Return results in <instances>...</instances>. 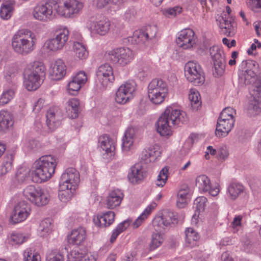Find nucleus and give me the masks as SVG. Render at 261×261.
<instances>
[{
	"mask_svg": "<svg viewBox=\"0 0 261 261\" xmlns=\"http://www.w3.org/2000/svg\"><path fill=\"white\" fill-rule=\"evenodd\" d=\"M188 120L186 113L179 108L167 107L156 123L157 132L163 137L169 138L173 134V126L180 125Z\"/></svg>",
	"mask_w": 261,
	"mask_h": 261,
	"instance_id": "1",
	"label": "nucleus"
},
{
	"mask_svg": "<svg viewBox=\"0 0 261 261\" xmlns=\"http://www.w3.org/2000/svg\"><path fill=\"white\" fill-rule=\"evenodd\" d=\"M37 38L36 35L29 30H20L13 36L12 47L16 53L26 56L35 49Z\"/></svg>",
	"mask_w": 261,
	"mask_h": 261,
	"instance_id": "2",
	"label": "nucleus"
},
{
	"mask_svg": "<svg viewBox=\"0 0 261 261\" xmlns=\"http://www.w3.org/2000/svg\"><path fill=\"white\" fill-rule=\"evenodd\" d=\"M56 165V160L51 155L42 156L35 163L33 180L41 183L48 180L54 173Z\"/></svg>",
	"mask_w": 261,
	"mask_h": 261,
	"instance_id": "3",
	"label": "nucleus"
},
{
	"mask_svg": "<svg viewBox=\"0 0 261 261\" xmlns=\"http://www.w3.org/2000/svg\"><path fill=\"white\" fill-rule=\"evenodd\" d=\"M45 67L42 62H36L28 66L24 71V85L29 91L36 90L45 76Z\"/></svg>",
	"mask_w": 261,
	"mask_h": 261,
	"instance_id": "4",
	"label": "nucleus"
},
{
	"mask_svg": "<svg viewBox=\"0 0 261 261\" xmlns=\"http://www.w3.org/2000/svg\"><path fill=\"white\" fill-rule=\"evenodd\" d=\"M168 93V85L162 79H153L148 85V98L153 105L158 106L163 103L167 97Z\"/></svg>",
	"mask_w": 261,
	"mask_h": 261,
	"instance_id": "5",
	"label": "nucleus"
},
{
	"mask_svg": "<svg viewBox=\"0 0 261 261\" xmlns=\"http://www.w3.org/2000/svg\"><path fill=\"white\" fill-rule=\"evenodd\" d=\"M236 110L231 107L223 110L218 119L215 134L218 137H226L231 131L235 122Z\"/></svg>",
	"mask_w": 261,
	"mask_h": 261,
	"instance_id": "6",
	"label": "nucleus"
},
{
	"mask_svg": "<svg viewBox=\"0 0 261 261\" xmlns=\"http://www.w3.org/2000/svg\"><path fill=\"white\" fill-rule=\"evenodd\" d=\"M135 54L128 47H119L107 51L104 55L106 60L111 61L121 66H126L132 62Z\"/></svg>",
	"mask_w": 261,
	"mask_h": 261,
	"instance_id": "7",
	"label": "nucleus"
},
{
	"mask_svg": "<svg viewBox=\"0 0 261 261\" xmlns=\"http://www.w3.org/2000/svg\"><path fill=\"white\" fill-rule=\"evenodd\" d=\"M186 79L194 85H202L205 81L204 73L201 65L194 61L187 62L184 68Z\"/></svg>",
	"mask_w": 261,
	"mask_h": 261,
	"instance_id": "8",
	"label": "nucleus"
},
{
	"mask_svg": "<svg viewBox=\"0 0 261 261\" xmlns=\"http://www.w3.org/2000/svg\"><path fill=\"white\" fill-rule=\"evenodd\" d=\"M23 194L31 202L38 206L45 205L49 201L48 193L39 187L29 186L24 189Z\"/></svg>",
	"mask_w": 261,
	"mask_h": 261,
	"instance_id": "9",
	"label": "nucleus"
},
{
	"mask_svg": "<svg viewBox=\"0 0 261 261\" xmlns=\"http://www.w3.org/2000/svg\"><path fill=\"white\" fill-rule=\"evenodd\" d=\"M99 149L102 159L106 162H109L114 159L116 150V143L108 135L99 137Z\"/></svg>",
	"mask_w": 261,
	"mask_h": 261,
	"instance_id": "10",
	"label": "nucleus"
},
{
	"mask_svg": "<svg viewBox=\"0 0 261 261\" xmlns=\"http://www.w3.org/2000/svg\"><path fill=\"white\" fill-rule=\"evenodd\" d=\"M136 85L133 81H128L122 84L115 93V101L124 105L129 102L135 96Z\"/></svg>",
	"mask_w": 261,
	"mask_h": 261,
	"instance_id": "11",
	"label": "nucleus"
},
{
	"mask_svg": "<svg viewBox=\"0 0 261 261\" xmlns=\"http://www.w3.org/2000/svg\"><path fill=\"white\" fill-rule=\"evenodd\" d=\"M83 4L77 0H62L58 6L57 12L65 17H72L82 9Z\"/></svg>",
	"mask_w": 261,
	"mask_h": 261,
	"instance_id": "12",
	"label": "nucleus"
},
{
	"mask_svg": "<svg viewBox=\"0 0 261 261\" xmlns=\"http://www.w3.org/2000/svg\"><path fill=\"white\" fill-rule=\"evenodd\" d=\"M209 53L214 63L215 74L222 75L225 68L223 50L218 45H213L209 48Z\"/></svg>",
	"mask_w": 261,
	"mask_h": 261,
	"instance_id": "13",
	"label": "nucleus"
},
{
	"mask_svg": "<svg viewBox=\"0 0 261 261\" xmlns=\"http://www.w3.org/2000/svg\"><path fill=\"white\" fill-rule=\"evenodd\" d=\"M55 36V38L47 40L44 44L45 48L53 51L63 47L68 39L69 31L66 28L61 29L56 32Z\"/></svg>",
	"mask_w": 261,
	"mask_h": 261,
	"instance_id": "14",
	"label": "nucleus"
},
{
	"mask_svg": "<svg viewBox=\"0 0 261 261\" xmlns=\"http://www.w3.org/2000/svg\"><path fill=\"white\" fill-rule=\"evenodd\" d=\"M176 39L177 46L185 50L191 49L196 44L197 37L194 31L185 29L178 32Z\"/></svg>",
	"mask_w": 261,
	"mask_h": 261,
	"instance_id": "15",
	"label": "nucleus"
},
{
	"mask_svg": "<svg viewBox=\"0 0 261 261\" xmlns=\"http://www.w3.org/2000/svg\"><path fill=\"white\" fill-rule=\"evenodd\" d=\"M195 185L200 191L208 192L214 197L217 196L221 190V187L219 183L216 182L212 185L210 178L204 174L200 175L196 178Z\"/></svg>",
	"mask_w": 261,
	"mask_h": 261,
	"instance_id": "16",
	"label": "nucleus"
},
{
	"mask_svg": "<svg viewBox=\"0 0 261 261\" xmlns=\"http://www.w3.org/2000/svg\"><path fill=\"white\" fill-rule=\"evenodd\" d=\"M115 81L111 66L105 64L99 67V89L106 90L110 88Z\"/></svg>",
	"mask_w": 261,
	"mask_h": 261,
	"instance_id": "17",
	"label": "nucleus"
},
{
	"mask_svg": "<svg viewBox=\"0 0 261 261\" xmlns=\"http://www.w3.org/2000/svg\"><path fill=\"white\" fill-rule=\"evenodd\" d=\"M54 3L49 2L44 4L36 6L33 11L34 17L37 20L44 22L53 20L55 16L53 11L52 4Z\"/></svg>",
	"mask_w": 261,
	"mask_h": 261,
	"instance_id": "18",
	"label": "nucleus"
},
{
	"mask_svg": "<svg viewBox=\"0 0 261 261\" xmlns=\"http://www.w3.org/2000/svg\"><path fill=\"white\" fill-rule=\"evenodd\" d=\"M31 207L30 204L22 201L14 207L13 214L10 217V222L16 224L25 220L30 214Z\"/></svg>",
	"mask_w": 261,
	"mask_h": 261,
	"instance_id": "19",
	"label": "nucleus"
},
{
	"mask_svg": "<svg viewBox=\"0 0 261 261\" xmlns=\"http://www.w3.org/2000/svg\"><path fill=\"white\" fill-rule=\"evenodd\" d=\"M80 181L79 172L74 168H69L62 174L60 184L68 185L70 189L76 190Z\"/></svg>",
	"mask_w": 261,
	"mask_h": 261,
	"instance_id": "20",
	"label": "nucleus"
},
{
	"mask_svg": "<svg viewBox=\"0 0 261 261\" xmlns=\"http://www.w3.org/2000/svg\"><path fill=\"white\" fill-rule=\"evenodd\" d=\"M123 192L119 189L110 191L105 200V205L107 208L114 210L119 206L124 198Z\"/></svg>",
	"mask_w": 261,
	"mask_h": 261,
	"instance_id": "21",
	"label": "nucleus"
},
{
	"mask_svg": "<svg viewBox=\"0 0 261 261\" xmlns=\"http://www.w3.org/2000/svg\"><path fill=\"white\" fill-rule=\"evenodd\" d=\"M46 124L48 128L54 130L60 125L63 115L60 109L58 107L50 108L46 112Z\"/></svg>",
	"mask_w": 261,
	"mask_h": 261,
	"instance_id": "22",
	"label": "nucleus"
},
{
	"mask_svg": "<svg viewBox=\"0 0 261 261\" xmlns=\"http://www.w3.org/2000/svg\"><path fill=\"white\" fill-rule=\"evenodd\" d=\"M147 174L143 167L139 164L133 166L127 174L129 182L133 185L142 182L146 177Z\"/></svg>",
	"mask_w": 261,
	"mask_h": 261,
	"instance_id": "23",
	"label": "nucleus"
},
{
	"mask_svg": "<svg viewBox=\"0 0 261 261\" xmlns=\"http://www.w3.org/2000/svg\"><path fill=\"white\" fill-rule=\"evenodd\" d=\"M237 26V22L233 16L227 17L225 14L220 20L219 27L222 32L227 36H233L236 32Z\"/></svg>",
	"mask_w": 261,
	"mask_h": 261,
	"instance_id": "24",
	"label": "nucleus"
},
{
	"mask_svg": "<svg viewBox=\"0 0 261 261\" xmlns=\"http://www.w3.org/2000/svg\"><path fill=\"white\" fill-rule=\"evenodd\" d=\"M246 67L241 77L244 80L245 84H251L256 79L259 65L256 62L251 60L246 63Z\"/></svg>",
	"mask_w": 261,
	"mask_h": 261,
	"instance_id": "25",
	"label": "nucleus"
},
{
	"mask_svg": "<svg viewBox=\"0 0 261 261\" xmlns=\"http://www.w3.org/2000/svg\"><path fill=\"white\" fill-rule=\"evenodd\" d=\"M136 129L133 127L127 128L122 139V149L125 153H128L134 148L136 136Z\"/></svg>",
	"mask_w": 261,
	"mask_h": 261,
	"instance_id": "26",
	"label": "nucleus"
},
{
	"mask_svg": "<svg viewBox=\"0 0 261 261\" xmlns=\"http://www.w3.org/2000/svg\"><path fill=\"white\" fill-rule=\"evenodd\" d=\"M86 239V229L79 227L73 230L68 238L70 244L77 246L84 245Z\"/></svg>",
	"mask_w": 261,
	"mask_h": 261,
	"instance_id": "27",
	"label": "nucleus"
},
{
	"mask_svg": "<svg viewBox=\"0 0 261 261\" xmlns=\"http://www.w3.org/2000/svg\"><path fill=\"white\" fill-rule=\"evenodd\" d=\"M66 66L61 59L57 60L49 69V74L54 80H60L66 74Z\"/></svg>",
	"mask_w": 261,
	"mask_h": 261,
	"instance_id": "28",
	"label": "nucleus"
},
{
	"mask_svg": "<svg viewBox=\"0 0 261 261\" xmlns=\"http://www.w3.org/2000/svg\"><path fill=\"white\" fill-rule=\"evenodd\" d=\"M173 214L168 213L162 216H156L152 221V225L154 229L157 231H161L165 227L169 226L173 223L171 216Z\"/></svg>",
	"mask_w": 261,
	"mask_h": 261,
	"instance_id": "29",
	"label": "nucleus"
},
{
	"mask_svg": "<svg viewBox=\"0 0 261 261\" xmlns=\"http://www.w3.org/2000/svg\"><path fill=\"white\" fill-rule=\"evenodd\" d=\"M190 199V189L186 185L182 186L178 192L176 205L179 208H184L188 204Z\"/></svg>",
	"mask_w": 261,
	"mask_h": 261,
	"instance_id": "30",
	"label": "nucleus"
},
{
	"mask_svg": "<svg viewBox=\"0 0 261 261\" xmlns=\"http://www.w3.org/2000/svg\"><path fill=\"white\" fill-rule=\"evenodd\" d=\"M156 206L157 204L154 202H152L147 205L142 214L132 224L133 228L136 229L141 226L145 220H146L151 214L155 210Z\"/></svg>",
	"mask_w": 261,
	"mask_h": 261,
	"instance_id": "31",
	"label": "nucleus"
},
{
	"mask_svg": "<svg viewBox=\"0 0 261 261\" xmlns=\"http://www.w3.org/2000/svg\"><path fill=\"white\" fill-rule=\"evenodd\" d=\"M250 94L252 96L249 100L248 109L255 114H258L261 112V92L257 89L252 93L251 92Z\"/></svg>",
	"mask_w": 261,
	"mask_h": 261,
	"instance_id": "32",
	"label": "nucleus"
},
{
	"mask_svg": "<svg viewBox=\"0 0 261 261\" xmlns=\"http://www.w3.org/2000/svg\"><path fill=\"white\" fill-rule=\"evenodd\" d=\"M244 187L242 184L232 182L227 187L226 194L228 198L234 200L244 192Z\"/></svg>",
	"mask_w": 261,
	"mask_h": 261,
	"instance_id": "33",
	"label": "nucleus"
},
{
	"mask_svg": "<svg viewBox=\"0 0 261 261\" xmlns=\"http://www.w3.org/2000/svg\"><path fill=\"white\" fill-rule=\"evenodd\" d=\"M66 111L70 118L74 119L78 117L80 109V101L76 98H71L66 103Z\"/></svg>",
	"mask_w": 261,
	"mask_h": 261,
	"instance_id": "34",
	"label": "nucleus"
},
{
	"mask_svg": "<svg viewBox=\"0 0 261 261\" xmlns=\"http://www.w3.org/2000/svg\"><path fill=\"white\" fill-rule=\"evenodd\" d=\"M15 5V2L14 0H8L4 2L1 7V17L6 20L9 19L12 15Z\"/></svg>",
	"mask_w": 261,
	"mask_h": 261,
	"instance_id": "35",
	"label": "nucleus"
},
{
	"mask_svg": "<svg viewBox=\"0 0 261 261\" xmlns=\"http://www.w3.org/2000/svg\"><path fill=\"white\" fill-rule=\"evenodd\" d=\"M132 223V219H127L119 223L112 231L110 238L111 243H113L119 235L125 231Z\"/></svg>",
	"mask_w": 261,
	"mask_h": 261,
	"instance_id": "36",
	"label": "nucleus"
},
{
	"mask_svg": "<svg viewBox=\"0 0 261 261\" xmlns=\"http://www.w3.org/2000/svg\"><path fill=\"white\" fill-rule=\"evenodd\" d=\"M186 242L189 247L197 245L200 236L199 233L192 228H188L185 230Z\"/></svg>",
	"mask_w": 261,
	"mask_h": 261,
	"instance_id": "37",
	"label": "nucleus"
},
{
	"mask_svg": "<svg viewBox=\"0 0 261 261\" xmlns=\"http://www.w3.org/2000/svg\"><path fill=\"white\" fill-rule=\"evenodd\" d=\"M75 191V190L70 189L69 187H68V185L60 184L59 198L61 201L66 202L71 199Z\"/></svg>",
	"mask_w": 261,
	"mask_h": 261,
	"instance_id": "38",
	"label": "nucleus"
},
{
	"mask_svg": "<svg viewBox=\"0 0 261 261\" xmlns=\"http://www.w3.org/2000/svg\"><path fill=\"white\" fill-rule=\"evenodd\" d=\"M115 214L113 211H108L99 218V227H108L114 222Z\"/></svg>",
	"mask_w": 261,
	"mask_h": 261,
	"instance_id": "39",
	"label": "nucleus"
},
{
	"mask_svg": "<svg viewBox=\"0 0 261 261\" xmlns=\"http://www.w3.org/2000/svg\"><path fill=\"white\" fill-rule=\"evenodd\" d=\"M189 99L191 101V107L193 110L197 111L201 107L200 95L197 90L194 89H191L189 94Z\"/></svg>",
	"mask_w": 261,
	"mask_h": 261,
	"instance_id": "40",
	"label": "nucleus"
},
{
	"mask_svg": "<svg viewBox=\"0 0 261 261\" xmlns=\"http://www.w3.org/2000/svg\"><path fill=\"white\" fill-rule=\"evenodd\" d=\"M13 160L12 153H7L4 157L3 162L0 167V175H3L11 170Z\"/></svg>",
	"mask_w": 261,
	"mask_h": 261,
	"instance_id": "41",
	"label": "nucleus"
},
{
	"mask_svg": "<svg viewBox=\"0 0 261 261\" xmlns=\"http://www.w3.org/2000/svg\"><path fill=\"white\" fill-rule=\"evenodd\" d=\"M164 240L163 236L161 233L159 232L153 233L149 245V250L153 251L159 247L164 242Z\"/></svg>",
	"mask_w": 261,
	"mask_h": 261,
	"instance_id": "42",
	"label": "nucleus"
},
{
	"mask_svg": "<svg viewBox=\"0 0 261 261\" xmlns=\"http://www.w3.org/2000/svg\"><path fill=\"white\" fill-rule=\"evenodd\" d=\"M13 122L8 114L0 112V132L5 131L13 125Z\"/></svg>",
	"mask_w": 261,
	"mask_h": 261,
	"instance_id": "43",
	"label": "nucleus"
},
{
	"mask_svg": "<svg viewBox=\"0 0 261 261\" xmlns=\"http://www.w3.org/2000/svg\"><path fill=\"white\" fill-rule=\"evenodd\" d=\"M73 48L75 56L80 59H85L88 57V52L82 43L80 42H74Z\"/></svg>",
	"mask_w": 261,
	"mask_h": 261,
	"instance_id": "44",
	"label": "nucleus"
},
{
	"mask_svg": "<svg viewBox=\"0 0 261 261\" xmlns=\"http://www.w3.org/2000/svg\"><path fill=\"white\" fill-rule=\"evenodd\" d=\"M169 174V169L167 167H164L159 172L155 181V185L160 188L163 187L167 182Z\"/></svg>",
	"mask_w": 261,
	"mask_h": 261,
	"instance_id": "45",
	"label": "nucleus"
},
{
	"mask_svg": "<svg viewBox=\"0 0 261 261\" xmlns=\"http://www.w3.org/2000/svg\"><path fill=\"white\" fill-rule=\"evenodd\" d=\"M53 228L51 220L49 219H45L40 224L39 231L41 236L44 237L50 233Z\"/></svg>",
	"mask_w": 261,
	"mask_h": 261,
	"instance_id": "46",
	"label": "nucleus"
},
{
	"mask_svg": "<svg viewBox=\"0 0 261 261\" xmlns=\"http://www.w3.org/2000/svg\"><path fill=\"white\" fill-rule=\"evenodd\" d=\"M5 77L9 83H11L12 85L16 83V76L17 74V70L14 66H8L6 68L5 72Z\"/></svg>",
	"mask_w": 261,
	"mask_h": 261,
	"instance_id": "47",
	"label": "nucleus"
},
{
	"mask_svg": "<svg viewBox=\"0 0 261 261\" xmlns=\"http://www.w3.org/2000/svg\"><path fill=\"white\" fill-rule=\"evenodd\" d=\"M111 22L107 18H103L99 21V35H105L107 34L110 28Z\"/></svg>",
	"mask_w": 261,
	"mask_h": 261,
	"instance_id": "48",
	"label": "nucleus"
},
{
	"mask_svg": "<svg viewBox=\"0 0 261 261\" xmlns=\"http://www.w3.org/2000/svg\"><path fill=\"white\" fill-rule=\"evenodd\" d=\"M207 198L204 196H200L195 199L194 202L195 211L199 212H203L206 206Z\"/></svg>",
	"mask_w": 261,
	"mask_h": 261,
	"instance_id": "49",
	"label": "nucleus"
},
{
	"mask_svg": "<svg viewBox=\"0 0 261 261\" xmlns=\"http://www.w3.org/2000/svg\"><path fill=\"white\" fill-rule=\"evenodd\" d=\"M14 91L12 89H9L4 91L0 97V106L8 103L13 97Z\"/></svg>",
	"mask_w": 261,
	"mask_h": 261,
	"instance_id": "50",
	"label": "nucleus"
},
{
	"mask_svg": "<svg viewBox=\"0 0 261 261\" xmlns=\"http://www.w3.org/2000/svg\"><path fill=\"white\" fill-rule=\"evenodd\" d=\"M133 39L137 44L144 43L147 40L145 33L142 30H137L134 32Z\"/></svg>",
	"mask_w": 261,
	"mask_h": 261,
	"instance_id": "51",
	"label": "nucleus"
},
{
	"mask_svg": "<svg viewBox=\"0 0 261 261\" xmlns=\"http://www.w3.org/2000/svg\"><path fill=\"white\" fill-rule=\"evenodd\" d=\"M97 18L96 16L91 17L87 22V27L93 35L98 34Z\"/></svg>",
	"mask_w": 261,
	"mask_h": 261,
	"instance_id": "52",
	"label": "nucleus"
},
{
	"mask_svg": "<svg viewBox=\"0 0 261 261\" xmlns=\"http://www.w3.org/2000/svg\"><path fill=\"white\" fill-rule=\"evenodd\" d=\"M182 8L180 6H175L168 8L164 11V14L169 17H175L177 15L181 14Z\"/></svg>",
	"mask_w": 261,
	"mask_h": 261,
	"instance_id": "53",
	"label": "nucleus"
},
{
	"mask_svg": "<svg viewBox=\"0 0 261 261\" xmlns=\"http://www.w3.org/2000/svg\"><path fill=\"white\" fill-rule=\"evenodd\" d=\"M82 85L72 79L68 85V90L70 94L75 95L81 88Z\"/></svg>",
	"mask_w": 261,
	"mask_h": 261,
	"instance_id": "54",
	"label": "nucleus"
},
{
	"mask_svg": "<svg viewBox=\"0 0 261 261\" xmlns=\"http://www.w3.org/2000/svg\"><path fill=\"white\" fill-rule=\"evenodd\" d=\"M151 157L160 156L162 153L161 148L160 145L155 144L151 147L144 149V153H148Z\"/></svg>",
	"mask_w": 261,
	"mask_h": 261,
	"instance_id": "55",
	"label": "nucleus"
},
{
	"mask_svg": "<svg viewBox=\"0 0 261 261\" xmlns=\"http://www.w3.org/2000/svg\"><path fill=\"white\" fill-rule=\"evenodd\" d=\"M24 261H40V256L37 253H34L32 250H27L24 252Z\"/></svg>",
	"mask_w": 261,
	"mask_h": 261,
	"instance_id": "56",
	"label": "nucleus"
},
{
	"mask_svg": "<svg viewBox=\"0 0 261 261\" xmlns=\"http://www.w3.org/2000/svg\"><path fill=\"white\" fill-rule=\"evenodd\" d=\"M157 31L158 29L156 26L148 27L144 31L147 40L154 39L156 36Z\"/></svg>",
	"mask_w": 261,
	"mask_h": 261,
	"instance_id": "57",
	"label": "nucleus"
},
{
	"mask_svg": "<svg viewBox=\"0 0 261 261\" xmlns=\"http://www.w3.org/2000/svg\"><path fill=\"white\" fill-rule=\"evenodd\" d=\"M247 5L255 12L261 11V0H248Z\"/></svg>",
	"mask_w": 261,
	"mask_h": 261,
	"instance_id": "58",
	"label": "nucleus"
},
{
	"mask_svg": "<svg viewBox=\"0 0 261 261\" xmlns=\"http://www.w3.org/2000/svg\"><path fill=\"white\" fill-rule=\"evenodd\" d=\"M27 238L23 236L22 233H15L12 234L11 236V241L15 244H21L26 241Z\"/></svg>",
	"mask_w": 261,
	"mask_h": 261,
	"instance_id": "59",
	"label": "nucleus"
},
{
	"mask_svg": "<svg viewBox=\"0 0 261 261\" xmlns=\"http://www.w3.org/2000/svg\"><path fill=\"white\" fill-rule=\"evenodd\" d=\"M243 217L241 215H236L232 222H231V225L233 230L234 232H237L239 228L242 226V220Z\"/></svg>",
	"mask_w": 261,
	"mask_h": 261,
	"instance_id": "60",
	"label": "nucleus"
},
{
	"mask_svg": "<svg viewBox=\"0 0 261 261\" xmlns=\"http://www.w3.org/2000/svg\"><path fill=\"white\" fill-rule=\"evenodd\" d=\"M85 253L75 250L71 252L70 256H68V259H71L72 261H81Z\"/></svg>",
	"mask_w": 261,
	"mask_h": 261,
	"instance_id": "61",
	"label": "nucleus"
},
{
	"mask_svg": "<svg viewBox=\"0 0 261 261\" xmlns=\"http://www.w3.org/2000/svg\"><path fill=\"white\" fill-rule=\"evenodd\" d=\"M72 79L82 85L84 84L87 81V76L84 72L80 71Z\"/></svg>",
	"mask_w": 261,
	"mask_h": 261,
	"instance_id": "62",
	"label": "nucleus"
},
{
	"mask_svg": "<svg viewBox=\"0 0 261 261\" xmlns=\"http://www.w3.org/2000/svg\"><path fill=\"white\" fill-rule=\"evenodd\" d=\"M27 146L28 149L35 151L40 147V144L37 140L34 139H32L29 140Z\"/></svg>",
	"mask_w": 261,
	"mask_h": 261,
	"instance_id": "63",
	"label": "nucleus"
},
{
	"mask_svg": "<svg viewBox=\"0 0 261 261\" xmlns=\"http://www.w3.org/2000/svg\"><path fill=\"white\" fill-rule=\"evenodd\" d=\"M228 155V151L226 146H222L219 148L218 150V157L220 160L224 161L227 159Z\"/></svg>",
	"mask_w": 261,
	"mask_h": 261,
	"instance_id": "64",
	"label": "nucleus"
}]
</instances>
